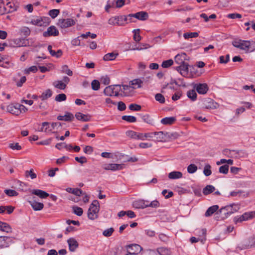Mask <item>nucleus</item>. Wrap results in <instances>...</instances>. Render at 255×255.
<instances>
[{
    "label": "nucleus",
    "mask_w": 255,
    "mask_h": 255,
    "mask_svg": "<svg viewBox=\"0 0 255 255\" xmlns=\"http://www.w3.org/2000/svg\"><path fill=\"white\" fill-rule=\"evenodd\" d=\"M232 44L235 47L244 50L246 53L255 50V42L253 40L235 39Z\"/></svg>",
    "instance_id": "obj_1"
},
{
    "label": "nucleus",
    "mask_w": 255,
    "mask_h": 255,
    "mask_svg": "<svg viewBox=\"0 0 255 255\" xmlns=\"http://www.w3.org/2000/svg\"><path fill=\"white\" fill-rule=\"evenodd\" d=\"M99 203L98 200H94L90 205L88 211V217L89 219L94 220L98 218L99 211Z\"/></svg>",
    "instance_id": "obj_2"
},
{
    "label": "nucleus",
    "mask_w": 255,
    "mask_h": 255,
    "mask_svg": "<svg viewBox=\"0 0 255 255\" xmlns=\"http://www.w3.org/2000/svg\"><path fill=\"white\" fill-rule=\"evenodd\" d=\"M204 107L207 109H217L219 107V104L211 98H205L203 100Z\"/></svg>",
    "instance_id": "obj_3"
},
{
    "label": "nucleus",
    "mask_w": 255,
    "mask_h": 255,
    "mask_svg": "<svg viewBox=\"0 0 255 255\" xmlns=\"http://www.w3.org/2000/svg\"><path fill=\"white\" fill-rule=\"evenodd\" d=\"M254 217H255V211L246 212L240 217H235L234 221L236 224H237L239 222H242Z\"/></svg>",
    "instance_id": "obj_4"
},
{
    "label": "nucleus",
    "mask_w": 255,
    "mask_h": 255,
    "mask_svg": "<svg viewBox=\"0 0 255 255\" xmlns=\"http://www.w3.org/2000/svg\"><path fill=\"white\" fill-rule=\"evenodd\" d=\"M50 23V19L48 17H36L33 19V24L39 26H46Z\"/></svg>",
    "instance_id": "obj_5"
},
{
    "label": "nucleus",
    "mask_w": 255,
    "mask_h": 255,
    "mask_svg": "<svg viewBox=\"0 0 255 255\" xmlns=\"http://www.w3.org/2000/svg\"><path fill=\"white\" fill-rule=\"evenodd\" d=\"M75 21L71 18L59 19L57 22V25L62 28H65L75 25Z\"/></svg>",
    "instance_id": "obj_6"
},
{
    "label": "nucleus",
    "mask_w": 255,
    "mask_h": 255,
    "mask_svg": "<svg viewBox=\"0 0 255 255\" xmlns=\"http://www.w3.org/2000/svg\"><path fill=\"white\" fill-rule=\"evenodd\" d=\"M128 250L127 254H140L142 248L137 244H132L127 246Z\"/></svg>",
    "instance_id": "obj_7"
},
{
    "label": "nucleus",
    "mask_w": 255,
    "mask_h": 255,
    "mask_svg": "<svg viewBox=\"0 0 255 255\" xmlns=\"http://www.w3.org/2000/svg\"><path fill=\"white\" fill-rule=\"evenodd\" d=\"M42 127L41 128V130L44 132L51 131L55 127L58 126H61V124L60 123H52L50 126L49 123L48 122H43L42 123Z\"/></svg>",
    "instance_id": "obj_8"
},
{
    "label": "nucleus",
    "mask_w": 255,
    "mask_h": 255,
    "mask_svg": "<svg viewBox=\"0 0 255 255\" xmlns=\"http://www.w3.org/2000/svg\"><path fill=\"white\" fill-rule=\"evenodd\" d=\"M59 31L55 26H50L47 28V31L43 32V35L44 37L56 36L59 35Z\"/></svg>",
    "instance_id": "obj_9"
},
{
    "label": "nucleus",
    "mask_w": 255,
    "mask_h": 255,
    "mask_svg": "<svg viewBox=\"0 0 255 255\" xmlns=\"http://www.w3.org/2000/svg\"><path fill=\"white\" fill-rule=\"evenodd\" d=\"M13 243L12 237L6 236L0 237V248H6L8 247L10 244Z\"/></svg>",
    "instance_id": "obj_10"
},
{
    "label": "nucleus",
    "mask_w": 255,
    "mask_h": 255,
    "mask_svg": "<svg viewBox=\"0 0 255 255\" xmlns=\"http://www.w3.org/2000/svg\"><path fill=\"white\" fill-rule=\"evenodd\" d=\"M129 17H134L140 20H145L148 17L147 12L145 11H140L135 13L129 14L128 15Z\"/></svg>",
    "instance_id": "obj_11"
},
{
    "label": "nucleus",
    "mask_w": 255,
    "mask_h": 255,
    "mask_svg": "<svg viewBox=\"0 0 255 255\" xmlns=\"http://www.w3.org/2000/svg\"><path fill=\"white\" fill-rule=\"evenodd\" d=\"M194 87L200 94H205L209 90L208 86L206 83L196 84L194 85Z\"/></svg>",
    "instance_id": "obj_12"
},
{
    "label": "nucleus",
    "mask_w": 255,
    "mask_h": 255,
    "mask_svg": "<svg viewBox=\"0 0 255 255\" xmlns=\"http://www.w3.org/2000/svg\"><path fill=\"white\" fill-rule=\"evenodd\" d=\"M67 243L69 246V250L71 252L75 251L76 249L78 247L79 244L77 241L73 238H71L67 240Z\"/></svg>",
    "instance_id": "obj_13"
},
{
    "label": "nucleus",
    "mask_w": 255,
    "mask_h": 255,
    "mask_svg": "<svg viewBox=\"0 0 255 255\" xmlns=\"http://www.w3.org/2000/svg\"><path fill=\"white\" fill-rule=\"evenodd\" d=\"M76 118L82 122L90 121L91 119V116L88 114L85 115L80 112H77L75 114Z\"/></svg>",
    "instance_id": "obj_14"
},
{
    "label": "nucleus",
    "mask_w": 255,
    "mask_h": 255,
    "mask_svg": "<svg viewBox=\"0 0 255 255\" xmlns=\"http://www.w3.org/2000/svg\"><path fill=\"white\" fill-rule=\"evenodd\" d=\"M176 70L180 72V73L185 76L187 74L188 71V65L187 64L183 63L176 67Z\"/></svg>",
    "instance_id": "obj_15"
},
{
    "label": "nucleus",
    "mask_w": 255,
    "mask_h": 255,
    "mask_svg": "<svg viewBox=\"0 0 255 255\" xmlns=\"http://www.w3.org/2000/svg\"><path fill=\"white\" fill-rule=\"evenodd\" d=\"M186 57V54L185 53L178 54L175 57V61L179 65L185 63V60H187Z\"/></svg>",
    "instance_id": "obj_16"
},
{
    "label": "nucleus",
    "mask_w": 255,
    "mask_h": 255,
    "mask_svg": "<svg viewBox=\"0 0 255 255\" xmlns=\"http://www.w3.org/2000/svg\"><path fill=\"white\" fill-rule=\"evenodd\" d=\"M74 119L73 115L69 112H66L64 116H59L57 117V120L59 121H64L66 122H70Z\"/></svg>",
    "instance_id": "obj_17"
},
{
    "label": "nucleus",
    "mask_w": 255,
    "mask_h": 255,
    "mask_svg": "<svg viewBox=\"0 0 255 255\" xmlns=\"http://www.w3.org/2000/svg\"><path fill=\"white\" fill-rule=\"evenodd\" d=\"M146 202H148V201L144 200L135 201L133 203V206L137 209H144L147 208Z\"/></svg>",
    "instance_id": "obj_18"
},
{
    "label": "nucleus",
    "mask_w": 255,
    "mask_h": 255,
    "mask_svg": "<svg viewBox=\"0 0 255 255\" xmlns=\"http://www.w3.org/2000/svg\"><path fill=\"white\" fill-rule=\"evenodd\" d=\"M233 152L234 153L235 157L238 159L248 156V153L243 150H233Z\"/></svg>",
    "instance_id": "obj_19"
},
{
    "label": "nucleus",
    "mask_w": 255,
    "mask_h": 255,
    "mask_svg": "<svg viewBox=\"0 0 255 255\" xmlns=\"http://www.w3.org/2000/svg\"><path fill=\"white\" fill-rule=\"evenodd\" d=\"M230 207L227 206L223 207L217 213V214H220L221 215V218L224 220L230 216L228 212L229 211V209H230Z\"/></svg>",
    "instance_id": "obj_20"
},
{
    "label": "nucleus",
    "mask_w": 255,
    "mask_h": 255,
    "mask_svg": "<svg viewBox=\"0 0 255 255\" xmlns=\"http://www.w3.org/2000/svg\"><path fill=\"white\" fill-rule=\"evenodd\" d=\"M116 87L114 85H110L105 88L104 90V93L106 96H115V90Z\"/></svg>",
    "instance_id": "obj_21"
},
{
    "label": "nucleus",
    "mask_w": 255,
    "mask_h": 255,
    "mask_svg": "<svg viewBox=\"0 0 255 255\" xmlns=\"http://www.w3.org/2000/svg\"><path fill=\"white\" fill-rule=\"evenodd\" d=\"M33 194H34L42 199H45L49 196V194L47 192L39 189L33 190Z\"/></svg>",
    "instance_id": "obj_22"
},
{
    "label": "nucleus",
    "mask_w": 255,
    "mask_h": 255,
    "mask_svg": "<svg viewBox=\"0 0 255 255\" xmlns=\"http://www.w3.org/2000/svg\"><path fill=\"white\" fill-rule=\"evenodd\" d=\"M8 0H1L0 1V14L2 15L5 13H9V9L6 7L5 3Z\"/></svg>",
    "instance_id": "obj_23"
},
{
    "label": "nucleus",
    "mask_w": 255,
    "mask_h": 255,
    "mask_svg": "<svg viewBox=\"0 0 255 255\" xmlns=\"http://www.w3.org/2000/svg\"><path fill=\"white\" fill-rule=\"evenodd\" d=\"M183 174L180 171H174L168 174V177L170 179H177L182 177Z\"/></svg>",
    "instance_id": "obj_24"
},
{
    "label": "nucleus",
    "mask_w": 255,
    "mask_h": 255,
    "mask_svg": "<svg viewBox=\"0 0 255 255\" xmlns=\"http://www.w3.org/2000/svg\"><path fill=\"white\" fill-rule=\"evenodd\" d=\"M175 121H176V118L175 117H166V118L162 119L161 120V123L163 125H170L173 124L175 122Z\"/></svg>",
    "instance_id": "obj_25"
},
{
    "label": "nucleus",
    "mask_w": 255,
    "mask_h": 255,
    "mask_svg": "<svg viewBox=\"0 0 255 255\" xmlns=\"http://www.w3.org/2000/svg\"><path fill=\"white\" fill-rule=\"evenodd\" d=\"M219 209L218 205H214L209 207L205 214L206 217H209L213 215Z\"/></svg>",
    "instance_id": "obj_26"
},
{
    "label": "nucleus",
    "mask_w": 255,
    "mask_h": 255,
    "mask_svg": "<svg viewBox=\"0 0 255 255\" xmlns=\"http://www.w3.org/2000/svg\"><path fill=\"white\" fill-rule=\"evenodd\" d=\"M0 230L6 233H9L11 232V228L7 223L0 221Z\"/></svg>",
    "instance_id": "obj_27"
},
{
    "label": "nucleus",
    "mask_w": 255,
    "mask_h": 255,
    "mask_svg": "<svg viewBox=\"0 0 255 255\" xmlns=\"http://www.w3.org/2000/svg\"><path fill=\"white\" fill-rule=\"evenodd\" d=\"M142 81L139 79H135L129 82V84L133 86V89L139 88L141 87V83Z\"/></svg>",
    "instance_id": "obj_28"
},
{
    "label": "nucleus",
    "mask_w": 255,
    "mask_h": 255,
    "mask_svg": "<svg viewBox=\"0 0 255 255\" xmlns=\"http://www.w3.org/2000/svg\"><path fill=\"white\" fill-rule=\"evenodd\" d=\"M168 132H163V131L154 132V135H157V140L159 141H162L163 140L165 139V137H167Z\"/></svg>",
    "instance_id": "obj_29"
},
{
    "label": "nucleus",
    "mask_w": 255,
    "mask_h": 255,
    "mask_svg": "<svg viewBox=\"0 0 255 255\" xmlns=\"http://www.w3.org/2000/svg\"><path fill=\"white\" fill-rule=\"evenodd\" d=\"M19 183L20 188L22 191L24 192H31L30 189L31 186L30 185L22 181H19Z\"/></svg>",
    "instance_id": "obj_30"
},
{
    "label": "nucleus",
    "mask_w": 255,
    "mask_h": 255,
    "mask_svg": "<svg viewBox=\"0 0 255 255\" xmlns=\"http://www.w3.org/2000/svg\"><path fill=\"white\" fill-rule=\"evenodd\" d=\"M118 55V53H115L114 52L109 53L104 55L103 60L105 61L113 60Z\"/></svg>",
    "instance_id": "obj_31"
},
{
    "label": "nucleus",
    "mask_w": 255,
    "mask_h": 255,
    "mask_svg": "<svg viewBox=\"0 0 255 255\" xmlns=\"http://www.w3.org/2000/svg\"><path fill=\"white\" fill-rule=\"evenodd\" d=\"M215 190V188L213 186L209 185L203 189V193L204 195H207L214 192Z\"/></svg>",
    "instance_id": "obj_32"
},
{
    "label": "nucleus",
    "mask_w": 255,
    "mask_h": 255,
    "mask_svg": "<svg viewBox=\"0 0 255 255\" xmlns=\"http://www.w3.org/2000/svg\"><path fill=\"white\" fill-rule=\"evenodd\" d=\"M66 191L69 193H72L78 196H80L83 194L82 191L81 189L78 188L73 189L71 188H68L66 189Z\"/></svg>",
    "instance_id": "obj_33"
},
{
    "label": "nucleus",
    "mask_w": 255,
    "mask_h": 255,
    "mask_svg": "<svg viewBox=\"0 0 255 255\" xmlns=\"http://www.w3.org/2000/svg\"><path fill=\"white\" fill-rule=\"evenodd\" d=\"M53 85L56 88L63 90L66 87L65 83L62 81H56L53 83Z\"/></svg>",
    "instance_id": "obj_34"
},
{
    "label": "nucleus",
    "mask_w": 255,
    "mask_h": 255,
    "mask_svg": "<svg viewBox=\"0 0 255 255\" xmlns=\"http://www.w3.org/2000/svg\"><path fill=\"white\" fill-rule=\"evenodd\" d=\"M128 15H120L117 16V21L116 23L119 25H123L124 23L122 22L123 21H128Z\"/></svg>",
    "instance_id": "obj_35"
},
{
    "label": "nucleus",
    "mask_w": 255,
    "mask_h": 255,
    "mask_svg": "<svg viewBox=\"0 0 255 255\" xmlns=\"http://www.w3.org/2000/svg\"><path fill=\"white\" fill-rule=\"evenodd\" d=\"M44 207L43 203L33 201V210L35 211L41 210Z\"/></svg>",
    "instance_id": "obj_36"
},
{
    "label": "nucleus",
    "mask_w": 255,
    "mask_h": 255,
    "mask_svg": "<svg viewBox=\"0 0 255 255\" xmlns=\"http://www.w3.org/2000/svg\"><path fill=\"white\" fill-rule=\"evenodd\" d=\"M158 255H169V251L165 248H159L156 249Z\"/></svg>",
    "instance_id": "obj_37"
},
{
    "label": "nucleus",
    "mask_w": 255,
    "mask_h": 255,
    "mask_svg": "<svg viewBox=\"0 0 255 255\" xmlns=\"http://www.w3.org/2000/svg\"><path fill=\"white\" fill-rule=\"evenodd\" d=\"M187 97L192 101H194L197 99V94L194 90H189L187 93Z\"/></svg>",
    "instance_id": "obj_38"
},
{
    "label": "nucleus",
    "mask_w": 255,
    "mask_h": 255,
    "mask_svg": "<svg viewBox=\"0 0 255 255\" xmlns=\"http://www.w3.org/2000/svg\"><path fill=\"white\" fill-rule=\"evenodd\" d=\"M52 92L51 90L47 89L45 92H43L40 96V98L42 100L47 99L48 98L52 96Z\"/></svg>",
    "instance_id": "obj_39"
},
{
    "label": "nucleus",
    "mask_w": 255,
    "mask_h": 255,
    "mask_svg": "<svg viewBox=\"0 0 255 255\" xmlns=\"http://www.w3.org/2000/svg\"><path fill=\"white\" fill-rule=\"evenodd\" d=\"M122 119V120L129 123H134L136 121V118L132 116H123Z\"/></svg>",
    "instance_id": "obj_40"
},
{
    "label": "nucleus",
    "mask_w": 255,
    "mask_h": 255,
    "mask_svg": "<svg viewBox=\"0 0 255 255\" xmlns=\"http://www.w3.org/2000/svg\"><path fill=\"white\" fill-rule=\"evenodd\" d=\"M211 166L210 164H206L205 165L204 170H203V173L205 176H209L212 174V171H211Z\"/></svg>",
    "instance_id": "obj_41"
},
{
    "label": "nucleus",
    "mask_w": 255,
    "mask_h": 255,
    "mask_svg": "<svg viewBox=\"0 0 255 255\" xmlns=\"http://www.w3.org/2000/svg\"><path fill=\"white\" fill-rule=\"evenodd\" d=\"M227 207H230V209H229V211L228 212L229 215H231L233 213H234L235 212H237L239 209V207L237 205H236L235 204L233 205H230L227 206Z\"/></svg>",
    "instance_id": "obj_42"
},
{
    "label": "nucleus",
    "mask_w": 255,
    "mask_h": 255,
    "mask_svg": "<svg viewBox=\"0 0 255 255\" xmlns=\"http://www.w3.org/2000/svg\"><path fill=\"white\" fill-rule=\"evenodd\" d=\"M199 36L198 32H190L185 33L183 34V37L185 39H189L190 38L197 37Z\"/></svg>",
    "instance_id": "obj_43"
},
{
    "label": "nucleus",
    "mask_w": 255,
    "mask_h": 255,
    "mask_svg": "<svg viewBox=\"0 0 255 255\" xmlns=\"http://www.w3.org/2000/svg\"><path fill=\"white\" fill-rule=\"evenodd\" d=\"M197 166L194 164H191L187 167V171L189 173L192 174L197 170Z\"/></svg>",
    "instance_id": "obj_44"
},
{
    "label": "nucleus",
    "mask_w": 255,
    "mask_h": 255,
    "mask_svg": "<svg viewBox=\"0 0 255 255\" xmlns=\"http://www.w3.org/2000/svg\"><path fill=\"white\" fill-rule=\"evenodd\" d=\"M111 170L113 171L121 170L123 168V165L119 164H110Z\"/></svg>",
    "instance_id": "obj_45"
},
{
    "label": "nucleus",
    "mask_w": 255,
    "mask_h": 255,
    "mask_svg": "<svg viewBox=\"0 0 255 255\" xmlns=\"http://www.w3.org/2000/svg\"><path fill=\"white\" fill-rule=\"evenodd\" d=\"M72 209L73 212L75 214L79 216H80L82 215L83 211L81 208L77 206H73Z\"/></svg>",
    "instance_id": "obj_46"
},
{
    "label": "nucleus",
    "mask_w": 255,
    "mask_h": 255,
    "mask_svg": "<svg viewBox=\"0 0 255 255\" xmlns=\"http://www.w3.org/2000/svg\"><path fill=\"white\" fill-rule=\"evenodd\" d=\"M173 64V61L172 59H169L162 62L161 66L163 68H167L171 66Z\"/></svg>",
    "instance_id": "obj_47"
},
{
    "label": "nucleus",
    "mask_w": 255,
    "mask_h": 255,
    "mask_svg": "<svg viewBox=\"0 0 255 255\" xmlns=\"http://www.w3.org/2000/svg\"><path fill=\"white\" fill-rule=\"evenodd\" d=\"M61 71L63 73L67 74L68 76H72L73 74L72 71L69 69L67 65H63L62 67Z\"/></svg>",
    "instance_id": "obj_48"
},
{
    "label": "nucleus",
    "mask_w": 255,
    "mask_h": 255,
    "mask_svg": "<svg viewBox=\"0 0 255 255\" xmlns=\"http://www.w3.org/2000/svg\"><path fill=\"white\" fill-rule=\"evenodd\" d=\"M207 230L206 229H202L200 230V233H199V236L202 237L201 239V242L202 243H204L206 240V236Z\"/></svg>",
    "instance_id": "obj_49"
},
{
    "label": "nucleus",
    "mask_w": 255,
    "mask_h": 255,
    "mask_svg": "<svg viewBox=\"0 0 255 255\" xmlns=\"http://www.w3.org/2000/svg\"><path fill=\"white\" fill-rule=\"evenodd\" d=\"M100 83L97 80H94L91 83L92 88L93 90L97 91L100 88Z\"/></svg>",
    "instance_id": "obj_50"
},
{
    "label": "nucleus",
    "mask_w": 255,
    "mask_h": 255,
    "mask_svg": "<svg viewBox=\"0 0 255 255\" xmlns=\"http://www.w3.org/2000/svg\"><path fill=\"white\" fill-rule=\"evenodd\" d=\"M114 232V229L113 228H110L108 229L104 230L103 232V235L105 237H110L113 232Z\"/></svg>",
    "instance_id": "obj_51"
},
{
    "label": "nucleus",
    "mask_w": 255,
    "mask_h": 255,
    "mask_svg": "<svg viewBox=\"0 0 255 255\" xmlns=\"http://www.w3.org/2000/svg\"><path fill=\"white\" fill-rule=\"evenodd\" d=\"M5 193L8 196H16L18 193L14 190L6 189L4 190Z\"/></svg>",
    "instance_id": "obj_52"
},
{
    "label": "nucleus",
    "mask_w": 255,
    "mask_h": 255,
    "mask_svg": "<svg viewBox=\"0 0 255 255\" xmlns=\"http://www.w3.org/2000/svg\"><path fill=\"white\" fill-rule=\"evenodd\" d=\"M55 100L59 102L65 101L66 100V96L65 94H58L56 96Z\"/></svg>",
    "instance_id": "obj_53"
},
{
    "label": "nucleus",
    "mask_w": 255,
    "mask_h": 255,
    "mask_svg": "<svg viewBox=\"0 0 255 255\" xmlns=\"http://www.w3.org/2000/svg\"><path fill=\"white\" fill-rule=\"evenodd\" d=\"M229 171V165H224L220 167L219 168V172L221 173H223L225 174H227Z\"/></svg>",
    "instance_id": "obj_54"
},
{
    "label": "nucleus",
    "mask_w": 255,
    "mask_h": 255,
    "mask_svg": "<svg viewBox=\"0 0 255 255\" xmlns=\"http://www.w3.org/2000/svg\"><path fill=\"white\" fill-rule=\"evenodd\" d=\"M155 99L157 101L159 102L160 103L162 104L165 102V98L164 96L160 93H158L155 95Z\"/></svg>",
    "instance_id": "obj_55"
},
{
    "label": "nucleus",
    "mask_w": 255,
    "mask_h": 255,
    "mask_svg": "<svg viewBox=\"0 0 255 255\" xmlns=\"http://www.w3.org/2000/svg\"><path fill=\"white\" fill-rule=\"evenodd\" d=\"M141 106L136 104H131L129 106V110L134 111H138L141 110Z\"/></svg>",
    "instance_id": "obj_56"
},
{
    "label": "nucleus",
    "mask_w": 255,
    "mask_h": 255,
    "mask_svg": "<svg viewBox=\"0 0 255 255\" xmlns=\"http://www.w3.org/2000/svg\"><path fill=\"white\" fill-rule=\"evenodd\" d=\"M249 243L246 245L247 248H251L252 247H255V236L254 237L250 238L249 240Z\"/></svg>",
    "instance_id": "obj_57"
},
{
    "label": "nucleus",
    "mask_w": 255,
    "mask_h": 255,
    "mask_svg": "<svg viewBox=\"0 0 255 255\" xmlns=\"http://www.w3.org/2000/svg\"><path fill=\"white\" fill-rule=\"evenodd\" d=\"M59 13V10L54 9L50 10L49 11V15L52 18H55Z\"/></svg>",
    "instance_id": "obj_58"
},
{
    "label": "nucleus",
    "mask_w": 255,
    "mask_h": 255,
    "mask_svg": "<svg viewBox=\"0 0 255 255\" xmlns=\"http://www.w3.org/2000/svg\"><path fill=\"white\" fill-rule=\"evenodd\" d=\"M16 109L19 110L20 113L25 112L28 110V108L24 105L16 104Z\"/></svg>",
    "instance_id": "obj_59"
},
{
    "label": "nucleus",
    "mask_w": 255,
    "mask_h": 255,
    "mask_svg": "<svg viewBox=\"0 0 255 255\" xmlns=\"http://www.w3.org/2000/svg\"><path fill=\"white\" fill-rule=\"evenodd\" d=\"M9 147L13 150H20L21 147L18 143H11L9 144Z\"/></svg>",
    "instance_id": "obj_60"
},
{
    "label": "nucleus",
    "mask_w": 255,
    "mask_h": 255,
    "mask_svg": "<svg viewBox=\"0 0 255 255\" xmlns=\"http://www.w3.org/2000/svg\"><path fill=\"white\" fill-rule=\"evenodd\" d=\"M143 255H158L157 250H148L142 253Z\"/></svg>",
    "instance_id": "obj_61"
},
{
    "label": "nucleus",
    "mask_w": 255,
    "mask_h": 255,
    "mask_svg": "<svg viewBox=\"0 0 255 255\" xmlns=\"http://www.w3.org/2000/svg\"><path fill=\"white\" fill-rule=\"evenodd\" d=\"M159 206V203L157 200H154L149 204H147V207L157 208Z\"/></svg>",
    "instance_id": "obj_62"
},
{
    "label": "nucleus",
    "mask_w": 255,
    "mask_h": 255,
    "mask_svg": "<svg viewBox=\"0 0 255 255\" xmlns=\"http://www.w3.org/2000/svg\"><path fill=\"white\" fill-rule=\"evenodd\" d=\"M20 32L23 33L24 35H28L31 32L30 29L27 27H23L20 29Z\"/></svg>",
    "instance_id": "obj_63"
},
{
    "label": "nucleus",
    "mask_w": 255,
    "mask_h": 255,
    "mask_svg": "<svg viewBox=\"0 0 255 255\" xmlns=\"http://www.w3.org/2000/svg\"><path fill=\"white\" fill-rule=\"evenodd\" d=\"M126 135L131 138L136 139V132L132 130H128L126 132Z\"/></svg>",
    "instance_id": "obj_64"
}]
</instances>
